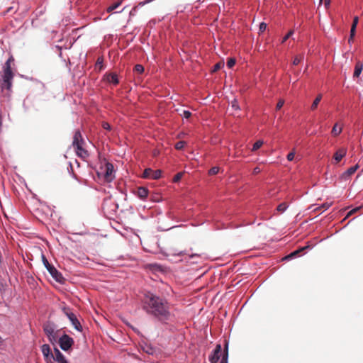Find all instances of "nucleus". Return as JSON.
I'll list each match as a JSON object with an SVG mask.
<instances>
[{"label": "nucleus", "instance_id": "19", "mask_svg": "<svg viewBox=\"0 0 363 363\" xmlns=\"http://www.w3.org/2000/svg\"><path fill=\"white\" fill-rule=\"evenodd\" d=\"M347 150L346 149L341 148L339 149L335 154H334V159L337 162H339L341 161V160L346 155Z\"/></svg>", "mask_w": 363, "mask_h": 363}, {"label": "nucleus", "instance_id": "25", "mask_svg": "<svg viewBox=\"0 0 363 363\" xmlns=\"http://www.w3.org/2000/svg\"><path fill=\"white\" fill-rule=\"evenodd\" d=\"M121 3H122V1L121 0L112 5H111L110 6H108L107 8V9H106L107 12L113 11L115 9H116L117 8H118L121 6Z\"/></svg>", "mask_w": 363, "mask_h": 363}, {"label": "nucleus", "instance_id": "10", "mask_svg": "<svg viewBox=\"0 0 363 363\" xmlns=\"http://www.w3.org/2000/svg\"><path fill=\"white\" fill-rule=\"evenodd\" d=\"M162 171L160 169L153 170L147 168L144 170L143 177L146 179H158L161 177Z\"/></svg>", "mask_w": 363, "mask_h": 363}, {"label": "nucleus", "instance_id": "11", "mask_svg": "<svg viewBox=\"0 0 363 363\" xmlns=\"http://www.w3.org/2000/svg\"><path fill=\"white\" fill-rule=\"evenodd\" d=\"M167 257L172 262H179L182 260V251L179 250H174L173 248L168 249Z\"/></svg>", "mask_w": 363, "mask_h": 363}, {"label": "nucleus", "instance_id": "52", "mask_svg": "<svg viewBox=\"0 0 363 363\" xmlns=\"http://www.w3.org/2000/svg\"><path fill=\"white\" fill-rule=\"evenodd\" d=\"M124 10V9H123L122 10H121L120 11H117L116 13H121V12H123V11Z\"/></svg>", "mask_w": 363, "mask_h": 363}, {"label": "nucleus", "instance_id": "16", "mask_svg": "<svg viewBox=\"0 0 363 363\" xmlns=\"http://www.w3.org/2000/svg\"><path fill=\"white\" fill-rule=\"evenodd\" d=\"M104 77L108 82L112 83L114 85H117L119 83L118 75L116 73L106 74Z\"/></svg>", "mask_w": 363, "mask_h": 363}, {"label": "nucleus", "instance_id": "23", "mask_svg": "<svg viewBox=\"0 0 363 363\" xmlns=\"http://www.w3.org/2000/svg\"><path fill=\"white\" fill-rule=\"evenodd\" d=\"M228 342H226L225 344V351L223 354L220 363H228Z\"/></svg>", "mask_w": 363, "mask_h": 363}, {"label": "nucleus", "instance_id": "15", "mask_svg": "<svg viewBox=\"0 0 363 363\" xmlns=\"http://www.w3.org/2000/svg\"><path fill=\"white\" fill-rule=\"evenodd\" d=\"M104 209H110L113 213H116L118 208V204L114 201H105L103 206Z\"/></svg>", "mask_w": 363, "mask_h": 363}, {"label": "nucleus", "instance_id": "22", "mask_svg": "<svg viewBox=\"0 0 363 363\" xmlns=\"http://www.w3.org/2000/svg\"><path fill=\"white\" fill-rule=\"evenodd\" d=\"M359 166L357 164L350 167L349 169H347L343 174V176L345 177H350V175L353 174L357 169H358Z\"/></svg>", "mask_w": 363, "mask_h": 363}, {"label": "nucleus", "instance_id": "12", "mask_svg": "<svg viewBox=\"0 0 363 363\" xmlns=\"http://www.w3.org/2000/svg\"><path fill=\"white\" fill-rule=\"evenodd\" d=\"M221 345L218 344L213 350L212 354L209 356V362L211 363H217L220 359V354L221 352Z\"/></svg>", "mask_w": 363, "mask_h": 363}, {"label": "nucleus", "instance_id": "35", "mask_svg": "<svg viewBox=\"0 0 363 363\" xmlns=\"http://www.w3.org/2000/svg\"><path fill=\"white\" fill-rule=\"evenodd\" d=\"M219 171V168L218 167H213L211 168L208 171V174L210 175H215Z\"/></svg>", "mask_w": 363, "mask_h": 363}, {"label": "nucleus", "instance_id": "36", "mask_svg": "<svg viewBox=\"0 0 363 363\" xmlns=\"http://www.w3.org/2000/svg\"><path fill=\"white\" fill-rule=\"evenodd\" d=\"M294 34V30H290L281 40V43H285L292 35Z\"/></svg>", "mask_w": 363, "mask_h": 363}, {"label": "nucleus", "instance_id": "56", "mask_svg": "<svg viewBox=\"0 0 363 363\" xmlns=\"http://www.w3.org/2000/svg\"><path fill=\"white\" fill-rule=\"evenodd\" d=\"M182 144H183V147H184V142L183 141L182 142Z\"/></svg>", "mask_w": 363, "mask_h": 363}, {"label": "nucleus", "instance_id": "5", "mask_svg": "<svg viewBox=\"0 0 363 363\" xmlns=\"http://www.w3.org/2000/svg\"><path fill=\"white\" fill-rule=\"evenodd\" d=\"M42 260L45 267L47 269L51 277L57 282L62 283L64 277L61 272H60L53 265L50 264L44 255H42Z\"/></svg>", "mask_w": 363, "mask_h": 363}, {"label": "nucleus", "instance_id": "24", "mask_svg": "<svg viewBox=\"0 0 363 363\" xmlns=\"http://www.w3.org/2000/svg\"><path fill=\"white\" fill-rule=\"evenodd\" d=\"M321 99H322V95L319 94L313 101V102L311 106V109L315 110L317 108V106H318V104L320 103V101H321Z\"/></svg>", "mask_w": 363, "mask_h": 363}, {"label": "nucleus", "instance_id": "57", "mask_svg": "<svg viewBox=\"0 0 363 363\" xmlns=\"http://www.w3.org/2000/svg\"><path fill=\"white\" fill-rule=\"evenodd\" d=\"M65 363H69V361L66 362Z\"/></svg>", "mask_w": 363, "mask_h": 363}, {"label": "nucleus", "instance_id": "14", "mask_svg": "<svg viewBox=\"0 0 363 363\" xmlns=\"http://www.w3.org/2000/svg\"><path fill=\"white\" fill-rule=\"evenodd\" d=\"M54 359L53 362H57L58 363H65L68 360L66 359L65 355L57 349L54 348Z\"/></svg>", "mask_w": 363, "mask_h": 363}, {"label": "nucleus", "instance_id": "26", "mask_svg": "<svg viewBox=\"0 0 363 363\" xmlns=\"http://www.w3.org/2000/svg\"><path fill=\"white\" fill-rule=\"evenodd\" d=\"M303 59H304V55L303 54H300V55L296 56L293 60V65H298Z\"/></svg>", "mask_w": 363, "mask_h": 363}, {"label": "nucleus", "instance_id": "17", "mask_svg": "<svg viewBox=\"0 0 363 363\" xmlns=\"http://www.w3.org/2000/svg\"><path fill=\"white\" fill-rule=\"evenodd\" d=\"M135 194L140 199L145 200L147 197L148 190L145 187L140 186L137 189Z\"/></svg>", "mask_w": 363, "mask_h": 363}, {"label": "nucleus", "instance_id": "29", "mask_svg": "<svg viewBox=\"0 0 363 363\" xmlns=\"http://www.w3.org/2000/svg\"><path fill=\"white\" fill-rule=\"evenodd\" d=\"M262 145H263L262 140H259L256 141L252 146V151L257 150L259 148H260L262 147Z\"/></svg>", "mask_w": 363, "mask_h": 363}, {"label": "nucleus", "instance_id": "54", "mask_svg": "<svg viewBox=\"0 0 363 363\" xmlns=\"http://www.w3.org/2000/svg\"><path fill=\"white\" fill-rule=\"evenodd\" d=\"M191 121H192V122H193V121H194V117H193V118H191Z\"/></svg>", "mask_w": 363, "mask_h": 363}, {"label": "nucleus", "instance_id": "2", "mask_svg": "<svg viewBox=\"0 0 363 363\" xmlns=\"http://www.w3.org/2000/svg\"><path fill=\"white\" fill-rule=\"evenodd\" d=\"M144 309L160 320L167 318L169 312L163 300L153 294L147 295L144 301Z\"/></svg>", "mask_w": 363, "mask_h": 363}, {"label": "nucleus", "instance_id": "39", "mask_svg": "<svg viewBox=\"0 0 363 363\" xmlns=\"http://www.w3.org/2000/svg\"><path fill=\"white\" fill-rule=\"evenodd\" d=\"M355 33H356V28H354V26H351L350 33V38H354V37L355 35Z\"/></svg>", "mask_w": 363, "mask_h": 363}, {"label": "nucleus", "instance_id": "28", "mask_svg": "<svg viewBox=\"0 0 363 363\" xmlns=\"http://www.w3.org/2000/svg\"><path fill=\"white\" fill-rule=\"evenodd\" d=\"M342 132V128H337V124L335 123L332 129V134L334 135H338Z\"/></svg>", "mask_w": 363, "mask_h": 363}, {"label": "nucleus", "instance_id": "9", "mask_svg": "<svg viewBox=\"0 0 363 363\" xmlns=\"http://www.w3.org/2000/svg\"><path fill=\"white\" fill-rule=\"evenodd\" d=\"M41 352L47 363H53L54 354L51 352L49 345H43L41 346Z\"/></svg>", "mask_w": 363, "mask_h": 363}, {"label": "nucleus", "instance_id": "55", "mask_svg": "<svg viewBox=\"0 0 363 363\" xmlns=\"http://www.w3.org/2000/svg\"><path fill=\"white\" fill-rule=\"evenodd\" d=\"M184 122L183 121V126H182V128H183V129L184 128Z\"/></svg>", "mask_w": 363, "mask_h": 363}, {"label": "nucleus", "instance_id": "7", "mask_svg": "<svg viewBox=\"0 0 363 363\" xmlns=\"http://www.w3.org/2000/svg\"><path fill=\"white\" fill-rule=\"evenodd\" d=\"M63 311L65 315L71 322L74 328L79 332H82L83 328L77 315L74 313L69 311L66 308H63Z\"/></svg>", "mask_w": 363, "mask_h": 363}, {"label": "nucleus", "instance_id": "13", "mask_svg": "<svg viewBox=\"0 0 363 363\" xmlns=\"http://www.w3.org/2000/svg\"><path fill=\"white\" fill-rule=\"evenodd\" d=\"M201 258V255L199 254L189 255L183 252V262H190L191 264L197 263L199 259Z\"/></svg>", "mask_w": 363, "mask_h": 363}, {"label": "nucleus", "instance_id": "42", "mask_svg": "<svg viewBox=\"0 0 363 363\" xmlns=\"http://www.w3.org/2000/svg\"><path fill=\"white\" fill-rule=\"evenodd\" d=\"M294 155H295V153H294V152H289V153L287 155L286 158H287V160H288L289 161H292V160H294Z\"/></svg>", "mask_w": 363, "mask_h": 363}, {"label": "nucleus", "instance_id": "18", "mask_svg": "<svg viewBox=\"0 0 363 363\" xmlns=\"http://www.w3.org/2000/svg\"><path fill=\"white\" fill-rule=\"evenodd\" d=\"M83 143V139L82 137V134L79 130H76L74 137H73V142L72 145L75 146L77 145H80Z\"/></svg>", "mask_w": 363, "mask_h": 363}, {"label": "nucleus", "instance_id": "41", "mask_svg": "<svg viewBox=\"0 0 363 363\" xmlns=\"http://www.w3.org/2000/svg\"><path fill=\"white\" fill-rule=\"evenodd\" d=\"M102 127H103V128H104V129L107 130H111V125H109V123H107V122H104V123H102Z\"/></svg>", "mask_w": 363, "mask_h": 363}, {"label": "nucleus", "instance_id": "44", "mask_svg": "<svg viewBox=\"0 0 363 363\" xmlns=\"http://www.w3.org/2000/svg\"><path fill=\"white\" fill-rule=\"evenodd\" d=\"M359 209V207H357V208H354L353 209H352L351 211H350L347 215V217L352 215L353 213H354L355 212H357L358 210Z\"/></svg>", "mask_w": 363, "mask_h": 363}, {"label": "nucleus", "instance_id": "32", "mask_svg": "<svg viewBox=\"0 0 363 363\" xmlns=\"http://www.w3.org/2000/svg\"><path fill=\"white\" fill-rule=\"evenodd\" d=\"M134 71L139 74H142L144 72V67L142 65L138 64L135 65Z\"/></svg>", "mask_w": 363, "mask_h": 363}, {"label": "nucleus", "instance_id": "33", "mask_svg": "<svg viewBox=\"0 0 363 363\" xmlns=\"http://www.w3.org/2000/svg\"><path fill=\"white\" fill-rule=\"evenodd\" d=\"M192 116V113L188 110L183 111V120L185 118L186 120L189 119Z\"/></svg>", "mask_w": 363, "mask_h": 363}, {"label": "nucleus", "instance_id": "50", "mask_svg": "<svg viewBox=\"0 0 363 363\" xmlns=\"http://www.w3.org/2000/svg\"><path fill=\"white\" fill-rule=\"evenodd\" d=\"M330 206V204H328V203H324L323 204V207L325 208H328Z\"/></svg>", "mask_w": 363, "mask_h": 363}, {"label": "nucleus", "instance_id": "3", "mask_svg": "<svg viewBox=\"0 0 363 363\" xmlns=\"http://www.w3.org/2000/svg\"><path fill=\"white\" fill-rule=\"evenodd\" d=\"M13 57L11 56L4 63L0 78V87L2 90L11 91L14 74L11 69V62Z\"/></svg>", "mask_w": 363, "mask_h": 363}, {"label": "nucleus", "instance_id": "30", "mask_svg": "<svg viewBox=\"0 0 363 363\" xmlns=\"http://www.w3.org/2000/svg\"><path fill=\"white\" fill-rule=\"evenodd\" d=\"M231 107L235 111L240 110V107L238 104V101L236 99H234L231 102Z\"/></svg>", "mask_w": 363, "mask_h": 363}, {"label": "nucleus", "instance_id": "45", "mask_svg": "<svg viewBox=\"0 0 363 363\" xmlns=\"http://www.w3.org/2000/svg\"><path fill=\"white\" fill-rule=\"evenodd\" d=\"M359 18L357 16H354L353 19V22L352 24V26H354V28H357V25L358 23Z\"/></svg>", "mask_w": 363, "mask_h": 363}, {"label": "nucleus", "instance_id": "46", "mask_svg": "<svg viewBox=\"0 0 363 363\" xmlns=\"http://www.w3.org/2000/svg\"><path fill=\"white\" fill-rule=\"evenodd\" d=\"M221 63H217L213 67V71H217L220 69V67L223 66Z\"/></svg>", "mask_w": 363, "mask_h": 363}, {"label": "nucleus", "instance_id": "58", "mask_svg": "<svg viewBox=\"0 0 363 363\" xmlns=\"http://www.w3.org/2000/svg\"><path fill=\"white\" fill-rule=\"evenodd\" d=\"M323 0H320V2L321 3Z\"/></svg>", "mask_w": 363, "mask_h": 363}, {"label": "nucleus", "instance_id": "31", "mask_svg": "<svg viewBox=\"0 0 363 363\" xmlns=\"http://www.w3.org/2000/svg\"><path fill=\"white\" fill-rule=\"evenodd\" d=\"M287 208L288 205L286 203H281L277 206V210L281 213H283L287 209Z\"/></svg>", "mask_w": 363, "mask_h": 363}, {"label": "nucleus", "instance_id": "6", "mask_svg": "<svg viewBox=\"0 0 363 363\" xmlns=\"http://www.w3.org/2000/svg\"><path fill=\"white\" fill-rule=\"evenodd\" d=\"M57 342L59 343L60 348L63 351L67 352L73 345L74 340L72 337H71L68 335L64 334L61 337H59V338L57 340Z\"/></svg>", "mask_w": 363, "mask_h": 363}, {"label": "nucleus", "instance_id": "21", "mask_svg": "<svg viewBox=\"0 0 363 363\" xmlns=\"http://www.w3.org/2000/svg\"><path fill=\"white\" fill-rule=\"evenodd\" d=\"M362 69H363V63L361 62H357L355 65L353 77H359Z\"/></svg>", "mask_w": 363, "mask_h": 363}, {"label": "nucleus", "instance_id": "4", "mask_svg": "<svg viewBox=\"0 0 363 363\" xmlns=\"http://www.w3.org/2000/svg\"><path fill=\"white\" fill-rule=\"evenodd\" d=\"M43 328L49 342L52 345L57 343L59 338L57 335L59 330L57 325L53 322L47 321L43 324Z\"/></svg>", "mask_w": 363, "mask_h": 363}, {"label": "nucleus", "instance_id": "1", "mask_svg": "<svg viewBox=\"0 0 363 363\" xmlns=\"http://www.w3.org/2000/svg\"><path fill=\"white\" fill-rule=\"evenodd\" d=\"M144 309L160 320L167 318L169 312L163 300L153 294L147 295L144 301Z\"/></svg>", "mask_w": 363, "mask_h": 363}, {"label": "nucleus", "instance_id": "20", "mask_svg": "<svg viewBox=\"0 0 363 363\" xmlns=\"http://www.w3.org/2000/svg\"><path fill=\"white\" fill-rule=\"evenodd\" d=\"M76 149L77 155L81 157H85L88 155L87 151L82 147V144L74 146Z\"/></svg>", "mask_w": 363, "mask_h": 363}, {"label": "nucleus", "instance_id": "43", "mask_svg": "<svg viewBox=\"0 0 363 363\" xmlns=\"http://www.w3.org/2000/svg\"><path fill=\"white\" fill-rule=\"evenodd\" d=\"M145 352L150 354H152L154 352V349L151 347H147V349H144Z\"/></svg>", "mask_w": 363, "mask_h": 363}, {"label": "nucleus", "instance_id": "53", "mask_svg": "<svg viewBox=\"0 0 363 363\" xmlns=\"http://www.w3.org/2000/svg\"><path fill=\"white\" fill-rule=\"evenodd\" d=\"M1 342H2V338H1V337L0 336V344L1 343Z\"/></svg>", "mask_w": 363, "mask_h": 363}, {"label": "nucleus", "instance_id": "40", "mask_svg": "<svg viewBox=\"0 0 363 363\" xmlns=\"http://www.w3.org/2000/svg\"><path fill=\"white\" fill-rule=\"evenodd\" d=\"M284 100H279L278 101V103L277 104V106H276L277 110H279L284 106Z\"/></svg>", "mask_w": 363, "mask_h": 363}, {"label": "nucleus", "instance_id": "37", "mask_svg": "<svg viewBox=\"0 0 363 363\" xmlns=\"http://www.w3.org/2000/svg\"><path fill=\"white\" fill-rule=\"evenodd\" d=\"M96 66L99 67L100 69H101L103 68V58L102 57H99L97 59Z\"/></svg>", "mask_w": 363, "mask_h": 363}, {"label": "nucleus", "instance_id": "27", "mask_svg": "<svg viewBox=\"0 0 363 363\" xmlns=\"http://www.w3.org/2000/svg\"><path fill=\"white\" fill-rule=\"evenodd\" d=\"M301 250H296V251L292 252L291 253H290L289 255H288L287 256H286V257H284V259H286V260H290V259H293V258L296 257Z\"/></svg>", "mask_w": 363, "mask_h": 363}, {"label": "nucleus", "instance_id": "34", "mask_svg": "<svg viewBox=\"0 0 363 363\" xmlns=\"http://www.w3.org/2000/svg\"><path fill=\"white\" fill-rule=\"evenodd\" d=\"M235 59L229 58L227 61V66L228 68H232L235 64Z\"/></svg>", "mask_w": 363, "mask_h": 363}, {"label": "nucleus", "instance_id": "49", "mask_svg": "<svg viewBox=\"0 0 363 363\" xmlns=\"http://www.w3.org/2000/svg\"><path fill=\"white\" fill-rule=\"evenodd\" d=\"M330 0H325V6H329V5H330Z\"/></svg>", "mask_w": 363, "mask_h": 363}, {"label": "nucleus", "instance_id": "47", "mask_svg": "<svg viewBox=\"0 0 363 363\" xmlns=\"http://www.w3.org/2000/svg\"><path fill=\"white\" fill-rule=\"evenodd\" d=\"M266 28H267V24L265 23H261L259 24V30L261 31L264 30L266 29Z\"/></svg>", "mask_w": 363, "mask_h": 363}, {"label": "nucleus", "instance_id": "8", "mask_svg": "<svg viewBox=\"0 0 363 363\" xmlns=\"http://www.w3.org/2000/svg\"><path fill=\"white\" fill-rule=\"evenodd\" d=\"M104 177L106 182H111L115 178L113 165L109 162L105 165V170L104 173Z\"/></svg>", "mask_w": 363, "mask_h": 363}, {"label": "nucleus", "instance_id": "38", "mask_svg": "<svg viewBox=\"0 0 363 363\" xmlns=\"http://www.w3.org/2000/svg\"><path fill=\"white\" fill-rule=\"evenodd\" d=\"M182 179V172H179L174 177L173 182H177Z\"/></svg>", "mask_w": 363, "mask_h": 363}, {"label": "nucleus", "instance_id": "48", "mask_svg": "<svg viewBox=\"0 0 363 363\" xmlns=\"http://www.w3.org/2000/svg\"><path fill=\"white\" fill-rule=\"evenodd\" d=\"M175 148L177 150H182V140L178 141L175 144Z\"/></svg>", "mask_w": 363, "mask_h": 363}, {"label": "nucleus", "instance_id": "51", "mask_svg": "<svg viewBox=\"0 0 363 363\" xmlns=\"http://www.w3.org/2000/svg\"><path fill=\"white\" fill-rule=\"evenodd\" d=\"M352 41H353V38H350V36L348 38V43L351 44L352 43Z\"/></svg>", "mask_w": 363, "mask_h": 363}]
</instances>
